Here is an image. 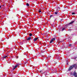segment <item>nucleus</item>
Here are the masks:
<instances>
[{"instance_id": "1a4fd4ad", "label": "nucleus", "mask_w": 77, "mask_h": 77, "mask_svg": "<svg viewBox=\"0 0 77 77\" xmlns=\"http://www.w3.org/2000/svg\"><path fill=\"white\" fill-rule=\"evenodd\" d=\"M18 66V64H17L16 65L14 68H17V66Z\"/></svg>"}, {"instance_id": "f03ea898", "label": "nucleus", "mask_w": 77, "mask_h": 77, "mask_svg": "<svg viewBox=\"0 0 77 77\" xmlns=\"http://www.w3.org/2000/svg\"><path fill=\"white\" fill-rule=\"evenodd\" d=\"M73 75H74V76H75V77H77V73H76V72H74Z\"/></svg>"}, {"instance_id": "423d86ee", "label": "nucleus", "mask_w": 77, "mask_h": 77, "mask_svg": "<svg viewBox=\"0 0 77 77\" xmlns=\"http://www.w3.org/2000/svg\"><path fill=\"white\" fill-rule=\"evenodd\" d=\"M30 39H31V37H28V38L27 39V40L28 41L30 40Z\"/></svg>"}, {"instance_id": "f3484780", "label": "nucleus", "mask_w": 77, "mask_h": 77, "mask_svg": "<svg viewBox=\"0 0 77 77\" xmlns=\"http://www.w3.org/2000/svg\"><path fill=\"white\" fill-rule=\"evenodd\" d=\"M26 5L27 6H29V4L27 3L26 4Z\"/></svg>"}, {"instance_id": "412c9836", "label": "nucleus", "mask_w": 77, "mask_h": 77, "mask_svg": "<svg viewBox=\"0 0 77 77\" xmlns=\"http://www.w3.org/2000/svg\"><path fill=\"white\" fill-rule=\"evenodd\" d=\"M52 16H53V15H51L50 16V18H51V17H52Z\"/></svg>"}, {"instance_id": "2eb2a0df", "label": "nucleus", "mask_w": 77, "mask_h": 77, "mask_svg": "<svg viewBox=\"0 0 77 77\" xmlns=\"http://www.w3.org/2000/svg\"><path fill=\"white\" fill-rule=\"evenodd\" d=\"M72 45H71V44H69V47H71Z\"/></svg>"}, {"instance_id": "4468645a", "label": "nucleus", "mask_w": 77, "mask_h": 77, "mask_svg": "<svg viewBox=\"0 0 77 77\" xmlns=\"http://www.w3.org/2000/svg\"><path fill=\"white\" fill-rule=\"evenodd\" d=\"M75 14L74 13H72V15H75Z\"/></svg>"}, {"instance_id": "9b49d317", "label": "nucleus", "mask_w": 77, "mask_h": 77, "mask_svg": "<svg viewBox=\"0 0 77 77\" xmlns=\"http://www.w3.org/2000/svg\"><path fill=\"white\" fill-rule=\"evenodd\" d=\"M53 40H52V39H51V40L50 42V43L51 44V43L53 42Z\"/></svg>"}, {"instance_id": "0eeeda50", "label": "nucleus", "mask_w": 77, "mask_h": 77, "mask_svg": "<svg viewBox=\"0 0 77 77\" xmlns=\"http://www.w3.org/2000/svg\"><path fill=\"white\" fill-rule=\"evenodd\" d=\"M8 57V56H5L4 57H3V60H4V59H5V58H6V57Z\"/></svg>"}, {"instance_id": "dca6fc26", "label": "nucleus", "mask_w": 77, "mask_h": 77, "mask_svg": "<svg viewBox=\"0 0 77 77\" xmlns=\"http://www.w3.org/2000/svg\"><path fill=\"white\" fill-rule=\"evenodd\" d=\"M19 44L20 45H23V43L22 42L20 43Z\"/></svg>"}, {"instance_id": "a211bd4d", "label": "nucleus", "mask_w": 77, "mask_h": 77, "mask_svg": "<svg viewBox=\"0 0 77 77\" xmlns=\"http://www.w3.org/2000/svg\"><path fill=\"white\" fill-rule=\"evenodd\" d=\"M29 36H32V34L30 33V34H29Z\"/></svg>"}, {"instance_id": "b1692460", "label": "nucleus", "mask_w": 77, "mask_h": 77, "mask_svg": "<svg viewBox=\"0 0 77 77\" xmlns=\"http://www.w3.org/2000/svg\"><path fill=\"white\" fill-rule=\"evenodd\" d=\"M55 71L57 72V70L56 69H55Z\"/></svg>"}, {"instance_id": "ddd939ff", "label": "nucleus", "mask_w": 77, "mask_h": 77, "mask_svg": "<svg viewBox=\"0 0 77 77\" xmlns=\"http://www.w3.org/2000/svg\"><path fill=\"white\" fill-rule=\"evenodd\" d=\"M40 72L41 74H43V73H44V72H43L42 71H40Z\"/></svg>"}, {"instance_id": "aec40b11", "label": "nucleus", "mask_w": 77, "mask_h": 77, "mask_svg": "<svg viewBox=\"0 0 77 77\" xmlns=\"http://www.w3.org/2000/svg\"><path fill=\"white\" fill-rule=\"evenodd\" d=\"M38 12H41V10H39V11H38Z\"/></svg>"}, {"instance_id": "6e6552de", "label": "nucleus", "mask_w": 77, "mask_h": 77, "mask_svg": "<svg viewBox=\"0 0 77 77\" xmlns=\"http://www.w3.org/2000/svg\"><path fill=\"white\" fill-rule=\"evenodd\" d=\"M65 30V28H63L62 29L61 31H63V30Z\"/></svg>"}, {"instance_id": "39448f33", "label": "nucleus", "mask_w": 77, "mask_h": 77, "mask_svg": "<svg viewBox=\"0 0 77 77\" xmlns=\"http://www.w3.org/2000/svg\"><path fill=\"white\" fill-rule=\"evenodd\" d=\"M54 14H55V15H57L58 14V11H56L55 12Z\"/></svg>"}, {"instance_id": "f8f14e48", "label": "nucleus", "mask_w": 77, "mask_h": 77, "mask_svg": "<svg viewBox=\"0 0 77 77\" xmlns=\"http://www.w3.org/2000/svg\"><path fill=\"white\" fill-rule=\"evenodd\" d=\"M66 62L67 63V65H68V60H66Z\"/></svg>"}, {"instance_id": "f257e3e1", "label": "nucleus", "mask_w": 77, "mask_h": 77, "mask_svg": "<svg viewBox=\"0 0 77 77\" xmlns=\"http://www.w3.org/2000/svg\"><path fill=\"white\" fill-rule=\"evenodd\" d=\"M77 64H75L73 65L70 66L69 68L68 71H71L74 67L75 68V69H76L77 68Z\"/></svg>"}, {"instance_id": "6ab92c4d", "label": "nucleus", "mask_w": 77, "mask_h": 77, "mask_svg": "<svg viewBox=\"0 0 77 77\" xmlns=\"http://www.w3.org/2000/svg\"><path fill=\"white\" fill-rule=\"evenodd\" d=\"M52 40L53 41H54V40H55V38H54L52 39Z\"/></svg>"}, {"instance_id": "20e7f679", "label": "nucleus", "mask_w": 77, "mask_h": 77, "mask_svg": "<svg viewBox=\"0 0 77 77\" xmlns=\"http://www.w3.org/2000/svg\"><path fill=\"white\" fill-rule=\"evenodd\" d=\"M38 39V38H35L34 39V41L35 42Z\"/></svg>"}, {"instance_id": "9d476101", "label": "nucleus", "mask_w": 77, "mask_h": 77, "mask_svg": "<svg viewBox=\"0 0 77 77\" xmlns=\"http://www.w3.org/2000/svg\"><path fill=\"white\" fill-rule=\"evenodd\" d=\"M64 41V40H61V41H60V42H59V43H61V42H63Z\"/></svg>"}, {"instance_id": "5701e85b", "label": "nucleus", "mask_w": 77, "mask_h": 77, "mask_svg": "<svg viewBox=\"0 0 77 77\" xmlns=\"http://www.w3.org/2000/svg\"><path fill=\"white\" fill-rule=\"evenodd\" d=\"M15 69V68L14 67L13 68V70H14V69Z\"/></svg>"}, {"instance_id": "393cba45", "label": "nucleus", "mask_w": 77, "mask_h": 77, "mask_svg": "<svg viewBox=\"0 0 77 77\" xmlns=\"http://www.w3.org/2000/svg\"><path fill=\"white\" fill-rule=\"evenodd\" d=\"M1 7H2L1 6H0V9L1 8Z\"/></svg>"}, {"instance_id": "4be33fe9", "label": "nucleus", "mask_w": 77, "mask_h": 77, "mask_svg": "<svg viewBox=\"0 0 77 77\" xmlns=\"http://www.w3.org/2000/svg\"><path fill=\"white\" fill-rule=\"evenodd\" d=\"M76 59V57H75L73 59H74L75 60V59Z\"/></svg>"}, {"instance_id": "a878e982", "label": "nucleus", "mask_w": 77, "mask_h": 77, "mask_svg": "<svg viewBox=\"0 0 77 77\" xmlns=\"http://www.w3.org/2000/svg\"><path fill=\"white\" fill-rule=\"evenodd\" d=\"M58 9H60V8H58Z\"/></svg>"}, {"instance_id": "7ed1b4c3", "label": "nucleus", "mask_w": 77, "mask_h": 77, "mask_svg": "<svg viewBox=\"0 0 77 77\" xmlns=\"http://www.w3.org/2000/svg\"><path fill=\"white\" fill-rule=\"evenodd\" d=\"M74 21H72L68 25H69V24H72V23H74Z\"/></svg>"}]
</instances>
